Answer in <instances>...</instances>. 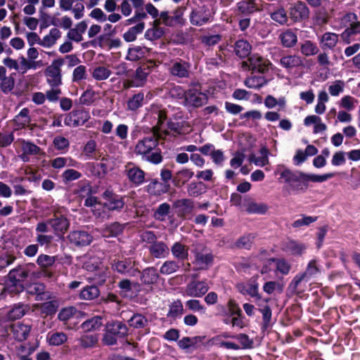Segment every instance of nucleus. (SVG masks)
<instances>
[{
	"instance_id": "nucleus-60",
	"label": "nucleus",
	"mask_w": 360,
	"mask_h": 360,
	"mask_svg": "<svg viewBox=\"0 0 360 360\" xmlns=\"http://www.w3.org/2000/svg\"><path fill=\"white\" fill-rule=\"evenodd\" d=\"M84 205L86 207H92V212L94 213V215L98 217H101V212L98 211L102 207V205L97 202V200L95 197L89 196L88 197L84 202Z\"/></svg>"
},
{
	"instance_id": "nucleus-6",
	"label": "nucleus",
	"mask_w": 360,
	"mask_h": 360,
	"mask_svg": "<svg viewBox=\"0 0 360 360\" xmlns=\"http://www.w3.org/2000/svg\"><path fill=\"white\" fill-rule=\"evenodd\" d=\"M320 273V269L316 259L309 262L306 270L297 274L292 279L290 285L294 290H298L302 282H308Z\"/></svg>"
},
{
	"instance_id": "nucleus-16",
	"label": "nucleus",
	"mask_w": 360,
	"mask_h": 360,
	"mask_svg": "<svg viewBox=\"0 0 360 360\" xmlns=\"http://www.w3.org/2000/svg\"><path fill=\"white\" fill-rule=\"evenodd\" d=\"M174 207L176 210L177 215L184 218L193 212L194 203L190 199H180L174 202Z\"/></svg>"
},
{
	"instance_id": "nucleus-48",
	"label": "nucleus",
	"mask_w": 360,
	"mask_h": 360,
	"mask_svg": "<svg viewBox=\"0 0 360 360\" xmlns=\"http://www.w3.org/2000/svg\"><path fill=\"white\" fill-rule=\"evenodd\" d=\"M169 211L170 205L166 202L162 203L155 212L154 217L157 220L163 221L166 219Z\"/></svg>"
},
{
	"instance_id": "nucleus-52",
	"label": "nucleus",
	"mask_w": 360,
	"mask_h": 360,
	"mask_svg": "<svg viewBox=\"0 0 360 360\" xmlns=\"http://www.w3.org/2000/svg\"><path fill=\"white\" fill-rule=\"evenodd\" d=\"M144 99V95L143 93H139L135 94L131 98L127 103L128 109L130 110H136L141 106H142L143 101Z\"/></svg>"
},
{
	"instance_id": "nucleus-7",
	"label": "nucleus",
	"mask_w": 360,
	"mask_h": 360,
	"mask_svg": "<svg viewBox=\"0 0 360 360\" xmlns=\"http://www.w3.org/2000/svg\"><path fill=\"white\" fill-rule=\"evenodd\" d=\"M64 65L63 58L54 60L45 70L47 83L52 87H58L62 84L61 67Z\"/></svg>"
},
{
	"instance_id": "nucleus-53",
	"label": "nucleus",
	"mask_w": 360,
	"mask_h": 360,
	"mask_svg": "<svg viewBox=\"0 0 360 360\" xmlns=\"http://www.w3.org/2000/svg\"><path fill=\"white\" fill-rule=\"evenodd\" d=\"M271 18L280 25H284L288 22L287 13L283 8H279L271 13Z\"/></svg>"
},
{
	"instance_id": "nucleus-49",
	"label": "nucleus",
	"mask_w": 360,
	"mask_h": 360,
	"mask_svg": "<svg viewBox=\"0 0 360 360\" xmlns=\"http://www.w3.org/2000/svg\"><path fill=\"white\" fill-rule=\"evenodd\" d=\"M124 205L122 198L115 195L105 202V206L110 210H121Z\"/></svg>"
},
{
	"instance_id": "nucleus-17",
	"label": "nucleus",
	"mask_w": 360,
	"mask_h": 360,
	"mask_svg": "<svg viewBox=\"0 0 360 360\" xmlns=\"http://www.w3.org/2000/svg\"><path fill=\"white\" fill-rule=\"evenodd\" d=\"M210 18V13L204 8L193 10L190 15L191 23L196 26H201L206 24L209 22Z\"/></svg>"
},
{
	"instance_id": "nucleus-19",
	"label": "nucleus",
	"mask_w": 360,
	"mask_h": 360,
	"mask_svg": "<svg viewBox=\"0 0 360 360\" xmlns=\"http://www.w3.org/2000/svg\"><path fill=\"white\" fill-rule=\"evenodd\" d=\"M289 14L293 20L298 21L307 18L309 11L304 3L299 1L290 7Z\"/></svg>"
},
{
	"instance_id": "nucleus-10",
	"label": "nucleus",
	"mask_w": 360,
	"mask_h": 360,
	"mask_svg": "<svg viewBox=\"0 0 360 360\" xmlns=\"http://www.w3.org/2000/svg\"><path fill=\"white\" fill-rule=\"evenodd\" d=\"M207 97L197 88H191L186 91L184 105L198 108L206 103Z\"/></svg>"
},
{
	"instance_id": "nucleus-64",
	"label": "nucleus",
	"mask_w": 360,
	"mask_h": 360,
	"mask_svg": "<svg viewBox=\"0 0 360 360\" xmlns=\"http://www.w3.org/2000/svg\"><path fill=\"white\" fill-rule=\"evenodd\" d=\"M82 177V174L73 169H68L64 171L62 178L65 182L77 180Z\"/></svg>"
},
{
	"instance_id": "nucleus-47",
	"label": "nucleus",
	"mask_w": 360,
	"mask_h": 360,
	"mask_svg": "<svg viewBox=\"0 0 360 360\" xmlns=\"http://www.w3.org/2000/svg\"><path fill=\"white\" fill-rule=\"evenodd\" d=\"M238 11L243 14H249L258 10L253 1H241L237 4Z\"/></svg>"
},
{
	"instance_id": "nucleus-40",
	"label": "nucleus",
	"mask_w": 360,
	"mask_h": 360,
	"mask_svg": "<svg viewBox=\"0 0 360 360\" xmlns=\"http://www.w3.org/2000/svg\"><path fill=\"white\" fill-rule=\"evenodd\" d=\"M99 290L95 285H89L84 288L80 292L79 298L85 300H91L99 295Z\"/></svg>"
},
{
	"instance_id": "nucleus-50",
	"label": "nucleus",
	"mask_w": 360,
	"mask_h": 360,
	"mask_svg": "<svg viewBox=\"0 0 360 360\" xmlns=\"http://www.w3.org/2000/svg\"><path fill=\"white\" fill-rule=\"evenodd\" d=\"M333 176L332 174H326L323 175H318V174H304V183L306 188L308 186V183L309 181L312 182H323L326 181L327 179H330Z\"/></svg>"
},
{
	"instance_id": "nucleus-32",
	"label": "nucleus",
	"mask_w": 360,
	"mask_h": 360,
	"mask_svg": "<svg viewBox=\"0 0 360 360\" xmlns=\"http://www.w3.org/2000/svg\"><path fill=\"white\" fill-rule=\"evenodd\" d=\"M281 44L285 47H292L297 41L296 34L291 30H286L279 35Z\"/></svg>"
},
{
	"instance_id": "nucleus-1",
	"label": "nucleus",
	"mask_w": 360,
	"mask_h": 360,
	"mask_svg": "<svg viewBox=\"0 0 360 360\" xmlns=\"http://www.w3.org/2000/svg\"><path fill=\"white\" fill-rule=\"evenodd\" d=\"M159 137L157 131L153 127V132L139 140L136 144L134 153L140 155L143 160L158 165L162 161L160 149L158 148Z\"/></svg>"
},
{
	"instance_id": "nucleus-9",
	"label": "nucleus",
	"mask_w": 360,
	"mask_h": 360,
	"mask_svg": "<svg viewBox=\"0 0 360 360\" xmlns=\"http://www.w3.org/2000/svg\"><path fill=\"white\" fill-rule=\"evenodd\" d=\"M209 286L205 281H192L184 288L183 295L201 297L208 291Z\"/></svg>"
},
{
	"instance_id": "nucleus-27",
	"label": "nucleus",
	"mask_w": 360,
	"mask_h": 360,
	"mask_svg": "<svg viewBox=\"0 0 360 360\" xmlns=\"http://www.w3.org/2000/svg\"><path fill=\"white\" fill-rule=\"evenodd\" d=\"M150 252L156 258H164L169 255V249L167 245L162 241L153 243L149 248Z\"/></svg>"
},
{
	"instance_id": "nucleus-26",
	"label": "nucleus",
	"mask_w": 360,
	"mask_h": 360,
	"mask_svg": "<svg viewBox=\"0 0 360 360\" xmlns=\"http://www.w3.org/2000/svg\"><path fill=\"white\" fill-rule=\"evenodd\" d=\"M217 308L221 316L238 315L241 312L239 306L233 300H230L226 306L219 305Z\"/></svg>"
},
{
	"instance_id": "nucleus-39",
	"label": "nucleus",
	"mask_w": 360,
	"mask_h": 360,
	"mask_svg": "<svg viewBox=\"0 0 360 360\" xmlns=\"http://www.w3.org/2000/svg\"><path fill=\"white\" fill-rule=\"evenodd\" d=\"M46 339L50 345L58 346L66 342L68 337L63 332H51L47 334Z\"/></svg>"
},
{
	"instance_id": "nucleus-13",
	"label": "nucleus",
	"mask_w": 360,
	"mask_h": 360,
	"mask_svg": "<svg viewBox=\"0 0 360 360\" xmlns=\"http://www.w3.org/2000/svg\"><path fill=\"white\" fill-rule=\"evenodd\" d=\"M56 235L64 234L70 226V223L63 214L55 213L53 217L49 220Z\"/></svg>"
},
{
	"instance_id": "nucleus-36",
	"label": "nucleus",
	"mask_w": 360,
	"mask_h": 360,
	"mask_svg": "<svg viewBox=\"0 0 360 360\" xmlns=\"http://www.w3.org/2000/svg\"><path fill=\"white\" fill-rule=\"evenodd\" d=\"M252 46L250 43L244 39H240L235 44V52L240 58H245L250 53Z\"/></svg>"
},
{
	"instance_id": "nucleus-41",
	"label": "nucleus",
	"mask_w": 360,
	"mask_h": 360,
	"mask_svg": "<svg viewBox=\"0 0 360 360\" xmlns=\"http://www.w3.org/2000/svg\"><path fill=\"white\" fill-rule=\"evenodd\" d=\"M266 84V79L263 76L252 75L245 81V85L250 89H259Z\"/></svg>"
},
{
	"instance_id": "nucleus-8",
	"label": "nucleus",
	"mask_w": 360,
	"mask_h": 360,
	"mask_svg": "<svg viewBox=\"0 0 360 360\" xmlns=\"http://www.w3.org/2000/svg\"><path fill=\"white\" fill-rule=\"evenodd\" d=\"M257 276L252 277L247 282L241 283L238 285V289L243 295H247L252 297H255L256 304L262 307V302H267V300H262L258 293L259 284L257 283Z\"/></svg>"
},
{
	"instance_id": "nucleus-14",
	"label": "nucleus",
	"mask_w": 360,
	"mask_h": 360,
	"mask_svg": "<svg viewBox=\"0 0 360 360\" xmlns=\"http://www.w3.org/2000/svg\"><path fill=\"white\" fill-rule=\"evenodd\" d=\"M70 242L77 246H85L89 245L92 241V236L85 231H74L69 236Z\"/></svg>"
},
{
	"instance_id": "nucleus-3",
	"label": "nucleus",
	"mask_w": 360,
	"mask_h": 360,
	"mask_svg": "<svg viewBox=\"0 0 360 360\" xmlns=\"http://www.w3.org/2000/svg\"><path fill=\"white\" fill-rule=\"evenodd\" d=\"M340 28H345L340 34L345 44H349L355 40L356 36L360 34V21L357 20V15L351 12L345 14L340 19Z\"/></svg>"
},
{
	"instance_id": "nucleus-34",
	"label": "nucleus",
	"mask_w": 360,
	"mask_h": 360,
	"mask_svg": "<svg viewBox=\"0 0 360 360\" xmlns=\"http://www.w3.org/2000/svg\"><path fill=\"white\" fill-rule=\"evenodd\" d=\"M28 307L22 304H17L12 307L8 311L7 316L10 320H15L22 318L27 311Z\"/></svg>"
},
{
	"instance_id": "nucleus-30",
	"label": "nucleus",
	"mask_w": 360,
	"mask_h": 360,
	"mask_svg": "<svg viewBox=\"0 0 360 360\" xmlns=\"http://www.w3.org/2000/svg\"><path fill=\"white\" fill-rule=\"evenodd\" d=\"M105 328L117 338L124 337L127 333V326L120 321L108 323Z\"/></svg>"
},
{
	"instance_id": "nucleus-28",
	"label": "nucleus",
	"mask_w": 360,
	"mask_h": 360,
	"mask_svg": "<svg viewBox=\"0 0 360 360\" xmlns=\"http://www.w3.org/2000/svg\"><path fill=\"white\" fill-rule=\"evenodd\" d=\"M302 64V60L301 58L296 55L283 56L280 59V65L287 70L299 67Z\"/></svg>"
},
{
	"instance_id": "nucleus-51",
	"label": "nucleus",
	"mask_w": 360,
	"mask_h": 360,
	"mask_svg": "<svg viewBox=\"0 0 360 360\" xmlns=\"http://www.w3.org/2000/svg\"><path fill=\"white\" fill-rule=\"evenodd\" d=\"M202 339L203 338L200 336H196L193 338L185 337L179 341L178 345L180 348L186 349L193 347L197 343L201 342Z\"/></svg>"
},
{
	"instance_id": "nucleus-15",
	"label": "nucleus",
	"mask_w": 360,
	"mask_h": 360,
	"mask_svg": "<svg viewBox=\"0 0 360 360\" xmlns=\"http://www.w3.org/2000/svg\"><path fill=\"white\" fill-rule=\"evenodd\" d=\"M126 173L129 180L136 186L143 184L145 180L144 172L132 163L126 166Z\"/></svg>"
},
{
	"instance_id": "nucleus-25",
	"label": "nucleus",
	"mask_w": 360,
	"mask_h": 360,
	"mask_svg": "<svg viewBox=\"0 0 360 360\" xmlns=\"http://www.w3.org/2000/svg\"><path fill=\"white\" fill-rule=\"evenodd\" d=\"M20 147L22 151L20 157L24 162L28 161V155H37L41 152L39 147L29 141H22L20 143Z\"/></svg>"
},
{
	"instance_id": "nucleus-44",
	"label": "nucleus",
	"mask_w": 360,
	"mask_h": 360,
	"mask_svg": "<svg viewBox=\"0 0 360 360\" xmlns=\"http://www.w3.org/2000/svg\"><path fill=\"white\" fill-rule=\"evenodd\" d=\"M77 127L82 126L90 119L89 112L84 109H77L72 111Z\"/></svg>"
},
{
	"instance_id": "nucleus-35",
	"label": "nucleus",
	"mask_w": 360,
	"mask_h": 360,
	"mask_svg": "<svg viewBox=\"0 0 360 360\" xmlns=\"http://www.w3.org/2000/svg\"><path fill=\"white\" fill-rule=\"evenodd\" d=\"M169 185L158 181H153L147 186V191L153 195H160L167 192Z\"/></svg>"
},
{
	"instance_id": "nucleus-55",
	"label": "nucleus",
	"mask_w": 360,
	"mask_h": 360,
	"mask_svg": "<svg viewBox=\"0 0 360 360\" xmlns=\"http://www.w3.org/2000/svg\"><path fill=\"white\" fill-rule=\"evenodd\" d=\"M318 51V46L310 41H306L301 46V52L306 56H314Z\"/></svg>"
},
{
	"instance_id": "nucleus-18",
	"label": "nucleus",
	"mask_w": 360,
	"mask_h": 360,
	"mask_svg": "<svg viewBox=\"0 0 360 360\" xmlns=\"http://www.w3.org/2000/svg\"><path fill=\"white\" fill-rule=\"evenodd\" d=\"M268 264L275 269L276 275H288L291 269V264L285 259H270L268 260Z\"/></svg>"
},
{
	"instance_id": "nucleus-22",
	"label": "nucleus",
	"mask_w": 360,
	"mask_h": 360,
	"mask_svg": "<svg viewBox=\"0 0 360 360\" xmlns=\"http://www.w3.org/2000/svg\"><path fill=\"white\" fill-rule=\"evenodd\" d=\"M169 72L175 77H188L189 75V65L185 61H176L172 64Z\"/></svg>"
},
{
	"instance_id": "nucleus-4",
	"label": "nucleus",
	"mask_w": 360,
	"mask_h": 360,
	"mask_svg": "<svg viewBox=\"0 0 360 360\" xmlns=\"http://www.w3.org/2000/svg\"><path fill=\"white\" fill-rule=\"evenodd\" d=\"M27 275V272L21 269L11 271L8 276V281L6 286L0 285L1 295L6 297L7 293L13 295L22 292L24 289L22 281Z\"/></svg>"
},
{
	"instance_id": "nucleus-23",
	"label": "nucleus",
	"mask_w": 360,
	"mask_h": 360,
	"mask_svg": "<svg viewBox=\"0 0 360 360\" xmlns=\"http://www.w3.org/2000/svg\"><path fill=\"white\" fill-rule=\"evenodd\" d=\"M188 246L183 241L175 242L171 247L174 257L179 260H185L188 256Z\"/></svg>"
},
{
	"instance_id": "nucleus-63",
	"label": "nucleus",
	"mask_w": 360,
	"mask_h": 360,
	"mask_svg": "<svg viewBox=\"0 0 360 360\" xmlns=\"http://www.w3.org/2000/svg\"><path fill=\"white\" fill-rule=\"evenodd\" d=\"M204 190L205 186L202 182H192L188 186V193L191 196H198L202 193Z\"/></svg>"
},
{
	"instance_id": "nucleus-38",
	"label": "nucleus",
	"mask_w": 360,
	"mask_h": 360,
	"mask_svg": "<svg viewBox=\"0 0 360 360\" xmlns=\"http://www.w3.org/2000/svg\"><path fill=\"white\" fill-rule=\"evenodd\" d=\"M102 325V318L96 316L84 321L81 328L84 332H89L98 329Z\"/></svg>"
},
{
	"instance_id": "nucleus-57",
	"label": "nucleus",
	"mask_w": 360,
	"mask_h": 360,
	"mask_svg": "<svg viewBox=\"0 0 360 360\" xmlns=\"http://www.w3.org/2000/svg\"><path fill=\"white\" fill-rule=\"evenodd\" d=\"M110 74V70L107 68L98 66L94 70L92 77L96 80H104L108 78Z\"/></svg>"
},
{
	"instance_id": "nucleus-29",
	"label": "nucleus",
	"mask_w": 360,
	"mask_h": 360,
	"mask_svg": "<svg viewBox=\"0 0 360 360\" xmlns=\"http://www.w3.org/2000/svg\"><path fill=\"white\" fill-rule=\"evenodd\" d=\"M307 246L302 243L296 240H289L285 245L284 250L285 252L294 256H299L304 253Z\"/></svg>"
},
{
	"instance_id": "nucleus-24",
	"label": "nucleus",
	"mask_w": 360,
	"mask_h": 360,
	"mask_svg": "<svg viewBox=\"0 0 360 360\" xmlns=\"http://www.w3.org/2000/svg\"><path fill=\"white\" fill-rule=\"evenodd\" d=\"M83 167L89 172L94 176L101 177L108 172V167L105 163L101 162L100 163L86 162Z\"/></svg>"
},
{
	"instance_id": "nucleus-56",
	"label": "nucleus",
	"mask_w": 360,
	"mask_h": 360,
	"mask_svg": "<svg viewBox=\"0 0 360 360\" xmlns=\"http://www.w3.org/2000/svg\"><path fill=\"white\" fill-rule=\"evenodd\" d=\"M183 310L182 303L181 301L176 300L170 305L167 316L168 317L176 319L182 314Z\"/></svg>"
},
{
	"instance_id": "nucleus-59",
	"label": "nucleus",
	"mask_w": 360,
	"mask_h": 360,
	"mask_svg": "<svg viewBox=\"0 0 360 360\" xmlns=\"http://www.w3.org/2000/svg\"><path fill=\"white\" fill-rule=\"evenodd\" d=\"M77 310L74 307H68L62 309L58 313V318L61 321H67L76 314Z\"/></svg>"
},
{
	"instance_id": "nucleus-31",
	"label": "nucleus",
	"mask_w": 360,
	"mask_h": 360,
	"mask_svg": "<svg viewBox=\"0 0 360 360\" xmlns=\"http://www.w3.org/2000/svg\"><path fill=\"white\" fill-rule=\"evenodd\" d=\"M259 156L251 155L250 161L253 162L256 166L264 167L269 164V150L266 147H262L259 150Z\"/></svg>"
},
{
	"instance_id": "nucleus-33",
	"label": "nucleus",
	"mask_w": 360,
	"mask_h": 360,
	"mask_svg": "<svg viewBox=\"0 0 360 360\" xmlns=\"http://www.w3.org/2000/svg\"><path fill=\"white\" fill-rule=\"evenodd\" d=\"M160 276L157 270L153 267H149L143 270L141 275V281L147 285L155 284L159 280Z\"/></svg>"
},
{
	"instance_id": "nucleus-5",
	"label": "nucleus",
	"mask_w": 360,
	"mask_h": 360,
	"mask_svg": "<svg viewBox=\"0 0 360 360\" xmlns=\"http://www.w3.org/2000/svg\"><path fill=\"white\" fill-rule=\"evenodd\" d=\"M276 173L280 174L281 178L288 184L289 193L297 192L306 188L304 173L300 172H292L287 169L281 172L277 169Z\"/></svg>"
},
{
	"instance_id": "nucleus-11",
	"label": "nucleus",
	"mask_w": 360,
	"mask_h": 360,
	"mask_svg": "<svg viewBox=\"0 0 360 360\" xmlns=\"http://www.w3.org/2000/svg\"><path fill=\"white\" fill-rule=\"evenodd\" d=\"M271 63L269 60L257 54L251 56L248 62H244L243 65H248L252 70L264 73L269 69Z\"/></svg>"
},
{
	"instance_id": "nucleus-20",
	"label": "nucleus",
	"mask_w": 360,
	"mask_h": 360,
	"mask_svg": "<svg viewBox=\"0 0 360 360\" xmlns=\"http://www.w3.org/2000/svg\"><path fill=\"white\" fill-rule=\"evenodd\" d=\"M149 75L148 68L139 67L136 69L134 77L128 82V87H140L146 82Z\"/></svg>"
},
{
	"instance_id": "nucleus-46",
	"label": "nucleus",
	"mask_w": 360,
	"mask_h": 360,
	"mask_svg": "<svg viewBox=\"0 0 360 360\" xmlns=\"http://www.w3.org/2000/svg\"><path fill=\"white\" fill-rule=\"evenodd\" d=\"M212 261V256L210 253H197L195 255V264L199 269L207 268Z\"/></svg>"
},
{
	"instance_id": "nucleus-58",
	"label": "nucleus",
	"mask_w": 360,
	"mask_h": 360,
	"mask_svg": "<svg viewBox=\"0 0 360 360\" xmlns=\"http://www.w3.org/2000/svg\"><path fill=\"white\" fill-rule=\"evenodd\" d=\"M179 269L178 264L174 261H166L161 266L160 271L162 274L169 275L176 272Z\"/></svg>"
},
{
	"instance_id": "nucleus-54",
	"label": "nucleus",
	"mask_w": 360,
	"mask_h": 360,
	"mask_svg": "<svg viewBox=\"0 0 360 360\" xmlns=\"http://www.w3.org/2000/svg\"><path fill=\"white\" fill-rule=\"evenodd\" d=\"M143 49L141 46H134L129 48L127 56V59L131 61H136L144 56Z\"/></svg>"
},
{
	"instance_id": "nucleus-37",
	"label": "nucleus",
	"mask_w": 360,
	"mask_h": 360,
	"mask_svg": "<svg viewBox=\"0 0 360 360\" xmlns=\"http://www.w3.org/2000/svg\"><path fill=\"white\" fill-rule=\"evenodd\" d=\"M123 225L119 223H113L107 225L102 229V235L103 237H115L120 234L123 231Z\"/></svg>"
},
{
	"instance_id": "nucleus-62",
	"label": "nucleus",
	"mask_w": 360,
	"mask_h": 360,
	"mask_svg": "<svg viewBox=\"0 0 360 360\" xmlns=\"http://www.w3.org/2000/svg\"><path fill=\"white\" fill-rule=\"evenodd\" d=\"M86 78V68L84 65H79L75 68L72 72V82H79Z\"/></svg>"
},
{
	"instance_id": "nucleus-42",
	"label": "nucleus",
	"mask_w": 360,
	"mask_h": 360,
	"mask_svg": "<svg viewBox=\"0 0 360 360\" xmlns=\"http://www.w3.org/2000/svg\"><path fill=\"white\" fill-rule=\"evenodd\" d=\"M101 262L98 257H91L90 254L84 256L83 267L89 271H94L98 269Z\"/></svg>"
},
{
	"instance_id": "nucleus-43",
	"label": "nucleus",
	"mask_w": 360,
	"mask_h": 360,
	"mask_svg": "<svg viewBox=\"0 0 360 360\" xmlns=\"http://www.w3.org/2000/svg\"><path fill=\"white\" fill-rule=\"evenodd\" d=\"M338 43V35L334 33H326L323 35L321 44L323 49H332Z\"/></svg>"
},
{
	"instance_id": "nucleus-45",
	"label": "nucleus",
	"mask_w": 360,
	"mask_h": 360,
	"mask_svg": "<svg viewBox=\"0 0 360 360\" xmlns=\"http://www.w3.org/2000/svg\"><path fill=\"white\" fill-rule=\"evenodd\" d=\"M29 110L27 108H23L15 116L14 122L18 128L24 127L27 125L30 122Z\"/></svg>"
},
{
	"instance_id": "nucleus-21",
	"label": "nucleus",
	"mask_w": 360,
	"mask_h": 360,
	"mask_svg": "<svg viewBox=\"0 0 360 360\" xmlns=\"http://www.w3.org/2000/svg\"><path fill=\"white\" fill-rule=\"evenodd\" d=\"M15 80L12 75H6V69L4 66H0V88L4 93H8L14 87Z\"/></svg>"
},
{
	"instance_id": "nucleus-12",
	"label": "nucleus",
	"mask_w": 360,
	"mask_h": 360,
	"mask_svg": "<svg viewBox=\"0 0 360 360\" xmlns=\"http://www.w3.org/2000/svg\"><path fill=\"white\" fill-rule=\"evenodd\" d=\"M112 269L120 274L128 276H136L139 273V269L135 267L134 262H132L130 259H126L113 263Z\"/></svg>"
},
{
	"instance_id": "nucleus-61",
	"label": "nucleus",
	"mask_w": 360,
	"mask_h": 360,
	"mask_svg": "<svg viewBox=\"0 0 360 360\" xmlns=\"http://www.w3.org/2000/svg\"><path fill=\"white\" fill-rule=\"evenodd\" d=\"M79 340L82 347H92L97 343L98 337L95 335H84Z\"/></svg>"
},
{
	"instance_id": "nucleus-2",
	"label": "nucleus",
	"mask_w": 360,
	"mask_h": 360,
	"mask_svg": "<svg viewBox=\"0 0 360 360\" xmlns=\"http://www.w3.org/2000/svg\"><path fill=\"white\" fill-rule=\"evenodd\" d=\"M153 117L158 120V123L154 128L162 139H166L169 135L176 136L183 133L182 128L179 122H169L165 123L166 120L165 112L156 105L152 106Z\"/></svg>"
}]
</instances>
